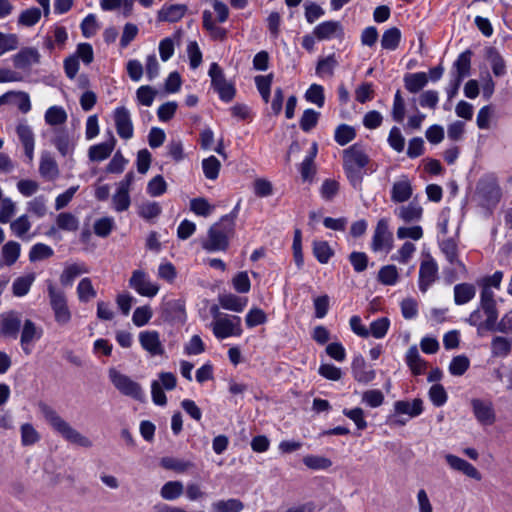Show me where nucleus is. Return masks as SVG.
<instances>
[{
  "instance_id": "f257e3e1",
  "label": "nucleus",
  "mask_w": 512,
  "mask_h": 512,
  "mask_svg": "<svg viewBox=\"0 0 512 512\" xmlns=\"http://www.w3.org/2000/svg\"><path fill=\"white\" fill-rule=\"evenodd\" d=\"M239 204L229 213L214 223L207 232V238L202 242V248L207 252H225L229 248L230 238L235 232V219L237 218Z\"/></svg>"
},
{
  "instance_id": "f03ea898",
  "label": "nucleus",
  "mask_w": 512,
  "mask_h": 512,
  "mask_svg": "<svg viewBox=\"0 0 512 512\" xmlns=\"http://www.w3.org/2000/svg\"><path fill=\"white\" fill-rule=\"evenodd\" d=\"M369 162V156L358 143L351 145L343 151V169L354 189H362L363 176L366 173L363 169Z\"/></svg>"
},
{
  "instance_id": "7ed1b4c3",
  "label": "nucleus",
  "mask_w": 512,
  "mask_h": 512,
  "mask_svg": "<svg viewBox=\"0 0 512 512\" xmlns=\"http://www.w3.org/2000/svg\"><path fill=\"white\" fill-rule=\"evenodd\" d=\"M38 408L46 422L66 441L85 448L92 446V442L89 438L74 429L51 406L45 402H39Z\"/></svg>"
},
{
  "instance_id": "20e7f679",
  "label": "nucleus",
  "mask_w": 512,
  "mask_h": 512,
  "mask_svg": "<svg viewBox=\"0 0 512 512\" xmlns=\"http://www.w3.org/2000/svg\"><path fill=\"white\" fill-rule=\"evenodd\" d=\"M47 292L56 323L60 326L67 325L72 319V313L65 292L57 288L51 280L47 281Z\"/></svg>"
},
{
  "instance_id": "39448f33",
  "label": "nucleus",
  "mask_w": 512,
  "mask_h": 512,
  "mask_svg": "<svg viewBox=\"0 0 512 512\" xmlns=\"http://www.w3.org/2000/svg\"><path fill=\"white\" fill-rule=\"evenodd\" d=\"M109 378L121 394L131 397L139 402L145 401V394L141 385L132 380L129 376L122 374L115 369H111L109 371Z\"/></svg>"
},
{
  "instance_id": "423d86ee",
  "label": "nucleus",
  "mask_w": 512,
  "mask_h": 512,
  "mask_svg": "<svg viewBox=\"0 0 512 512\" xmlns=\"http://www.w3.org/2000/svg\"><path fill=\"white\" fill-rule=\"evenodd\" d=\"M161 317L165 322L184 324L187 318L185 301L182 299L165 300L161 305Z\"/></svg>"
},
{
  "instance_id": "0eeeda50",
  "label": "nucleus",
  "mask_w": 512,
  "mask_h": 512,
  "mask_svg": "<svg viewBox=\"0 0 512 512\" xmlns=\"http://www.w3.org/2000/svg\"><path fill=\"white\" fill-rule=\"evenodd\" d=\"M213 333L218 339L242 334L241 318L239 316H226L213 323Z\"/></svg>"
},
{
  "instance_id": "6e6552de",
  "label": "nucleus",
  "mask_w": 512,
  "mask_h": 512,
  "mask_svg": "<svg viewBox=\"0 0 512 512\" xmlns=\"http://www.w3.org/2000/svg\"><path fill=\"white\" fill-rule=\"evenodd\" d=\"M129 287L139 295L152 298L158 291L159 286L150 281L147 273L143 270H134L129 279Z\"/></svg>"
},
{
  "instance_id": "1a4fd4ad",
  "label": "nucleus",
  "mask_w": 512,
  "mask_h": 512,
  "mask_svg": "<svg viewBox=\"0 0 512 512\" xmlns=\"http://www.w3.org/2000/svg\"><path fill=\"white\" fill-rule=\"evenodd\" d=\"M21 314L9 311L0 315V334L4 337L16 339L21 328Z\"/></svg>"
},
{
  "instance_id": "9d476101",
  "label": "nucleus",
  "mask_w": 512,
  "mask_h": 512,
  "mask_svg": "<svg viewBox=\"0 0 512 512\" xmlns=\"http://www.w3.org/2000/svg\"><path fill=\"white\" fill-rule=\"evenodd\" d=\"M471 406L476 420L484 426L492 425L496 420L495 411L491 401L472 399Z\"/></svg>"
},
{
  "instance_id": "9b49d317",
  "label": "nucleus",
  "mask_w": 512,
  "mask_h": 512,
  "mask_svg": "<svg viewBox=\"0 0 512 512\" xmlns=\"http://www.w3.org/2000/svg\"><path fill=\"white\" fill-rule=\"evenodd\" d=\"M480 305H481L482 310L484 311V313L487 316L485 322L483 324H480V326L484 327L488 331L498 330L503 333L507 332V330L509 329V327H507L505 324L507 315H505L502 318V320L498 323V325L496 326L497 319H498V310L496 307V301L480 303Z\"/></svg>"
},
{
  "instance_id": "f8f14e48",
  "label": "nucleus",
  "mask_w": 512,
  "mask_h": 512,
  "mask_svg": "<svg viewBox=\"0 0 512 512\" xmlns=\"http://www.w3.org/2000/svg\"><path fill=\"white\" fill-rule=\"evenodd\" d=\"M141 347L151 356H162L165 353L164 346L160 341V334L155 330H145L139 333Z\"/></svg>"
},
{
  "instance_id": "ddd939ff",
  "label": "nucleus",
  "mask_w": 512,
  "mask_h": 512,
  "mask_svg": "<svg viewBox=\"0 0 512 512\" xmlns=\"http://www.w3.org/2000/svg\"><path fill=\"white\" fill-rule=\"evenodd\" d=\"M115 127L120 138L128 140L133 137V124L129 110L124 107H117L114 111Z\"/></svg>"
},
{
  "instance_id": "4468645a",
  "label": "nucleus",
  "mask_w": 512,
  "mask_h": 512,
  "mask_svg": "<svg viewBox=\"0 0 512 512\" xmlns=\"http://www.w3.org/2000/svg\"><path fill=\"white\" fill-rule=\"evenodd\" d=\"M438 265L433 258L424 260L419 268V289L425 293L430 285L436 280Z\"/></svg>"
},
{
  "instance_id": "2eb2a0df",
  "label": "nucleus",
  "mask_w": 512,
  "mask_h": 512,
  "mask_svg": "<svg viewBox=\"0 0 512 512\" xmlns=\"http://www.w3.org/2000/svg\"><path fill=\"white\" fill-rule=\"evenodd\" d=\"M313 35L319 41L328 40L333 37L342 38L344 36V29L339 21H324L315 26Z\"/></svg>"
},
{
  "instance_id": "dca6fc26",
  "label": "nucleus",
  "mask_w": 512,
  "mask_h": 512,
  "mask_svg": "<svg viewBox=\"0 0 512 512\" xmlns=\"http://www.w3.org/2000/svg\"><path fill=\"white\" fill-rule=\"evenodd\" d=\"M108 140L105 142L93 145L88 150V157L91 161L100 162L105 159H107L111 153L113 152L115 145H116V139L113 135V132L111 130H108Z\"/></svg>"
},
{
  "instance_id": "f3484780",
  "label": "nucleus",
  "mask_w": 512,
  "mask_h": 512,
  "mask_svg": "<svg viewBox=\"0 0 512 512\" xmlns=\"http://www.w3.org/2000/svg\"><path fill=\"white\" fill-rule=\"evenodd\" d=\"M351 369L354 379L359 383L367 384L376 377L375 370L368 369L367 363L362 355L354 357Z\"/></svg>"
},
{
  "instance_id": "a211bd4d",
  "label": "nucleus",
  "mask_w": 512,
  "mask_h": 512,
  "mask_svg": "<svg viewBox=\"0 0 512 512\" xmlns=\"http://www.w3.org/2000/svg\"><path fill=\"white\" fill-rule=\"evenodd\" d=\"M445 460L453 470L460 471L466 476L477 481H480L482 479L481 473L466 460L453 454H447L445 456Z\"/></svg>"
},
{
  "instance_id": "6ab92c4d",
  "label": "nucleus",
  "mask_w": 512,
  "mask_h": 512,
  "mask_svg": "<svg viewBox=\"0 0 512 512\" xmlns=\"http://www.w3.org/2000/svg\"><path fill=\"white\" fill-rule=\"evenodd\" d=\"M188 10L185 4H164L158 11L157 19L161 22L174 23L181 20Z\"/></svg>"
},
{
  "instance_id": "aec40b11",
  "label": "nucleus",
  "mask_w": 512,
  "mask_h": 512,
  "mask_svg": "<svg viewBox=\"0 0 512 512\" xmlns=\"http://www.w3.org/2000/svg\"><path fill=\"white\" fill-rule=\"evenodd\" d=\"M40 54L36 48L26 47L13 57V64L18 69H26L33 63H38Z\"/></svg>"
},
{
  "instance_id": "412c9836",
  "label": "nucleus",
  "mask_w": 512,
  "mask_h": 512,
  "mask_svg": "<svg viewBox=\"0 0 512 512\" xmlns=\"http://www.w3.org/2000/svg\"><path fill=\"white\" fill-rule=\"evenodd\" d=\"M472 54L473 53L470 49L459 54L452 66V76L465 79L470 75Z\"/></svg>"
},
{
  "instance_id": "4be33fe9",
  "label": "nucleus",
  "mask_w": 512,
  "mask_h": 512,
  "mask_svg": "<svg viewBox=\"0 0 512 512\" xmlns=\"http://www.w3.org/2000/svg\"><path fill=\"white\" fill-rule=\"evenodd\" d=\"M428 81L429 78L425 72L406 73L403 77L405 89L413 94L420 92Z\"/></svg>"
},
{
  "instance_id": "5701e85b",
  "label": "nucleus",
  "mask_w": 512,
  "mask_h": 512,
  "mask_svg": "<svg viewBox=\"0 0 512 512\" xmlns=\"http://www.w3.org/2000/svg\"><path fill=\"white\" fill-rule=\"evenodd\" d=\"M88 272L89 269L85 263H72L66 265L60 275V283L64 287H69L73 284L75 278Z\"/></svg>"
},
{
  "instance_id": "b1692460",
  "label": "nucleus",
  "mask_w": 512,
  "mask_h": 512,
  "mask_svg": "<svg viewBox=\"0 0 512 512\" xmlns=\"http://www.w3.org/2000/svg\"><path fill=\"white\" fill-rule=\"evenodd\" d=\"M423 409V401L420 398H416L412 402L399 400L394 403V411L396 414H407L411 418L422 414Z\"/></svg>"
},
{
  "instance_id": "393cba45",
  "label": "nucleus",
  "mask_w": 512,
  "mask_h": 512,
  "mask_svg": "<svg viewBox=\"0 0 512 512\" xmlns=\"http://www.w3.org/2000/svg\"><path fill=\"white\" fill-rule=\"evenodd\" d=\"M16 132L24 147L25 156L31 161L34 153V133L32 129L26 124H19Z\"/></svg>"
},
{
  "instance_id": "a878e982",
  "label": "nucleus",
  "mask_w": 512,
  "mask_h": 512,
  "mask_svg": "<svg viewBox=\"0 0 512 512\" xmlns=\"http://www.w3.org/2000/svg\"><path fill=\"white\" fill-rule=\"evenodd\" d=\"M485 57L490 62L492 72L496 77L506 74V62L495 47H487Z\"/></svg>"
},
{
  "instance_id": "bb28decb",
  "label": "nucleus",
  "mask_w": 512,
  "mask_h": 512,
  "mask_svg": "<svg viewBox=\"0 0 512 512\" xmlns=\"http://www.w3.org/2000/svg\"><path fill=\"white\" fill-rule=\"evenodd\" d=\"M219 304L222 308L234 312H242L247 305L246 297H239L232 293L220 294L218 296Z\"/></svg>"
},
{
  "instance_id": "cd10ccee",
  "label": "nucleus",
  "mask_w": 512,
  "mask_h": 512,
  "mask_svg": "<svg viewBox=\"0 0 512 512\" xmlns=\"http://www.w3.org/2000/svg\"><path fill=\"white\" fill-rule=\"evenodd\" d=\"M412 186L410 181L405 178L393 184L391 189V200L394 203H402L410 199L412 196Z\"/></svg>"
},
{
  "instance_id": "c85d7f7f",
  "label": "nucleus",
  "mask_w": 512,
  "mask_h": 512,
  "mask_svg": "<svg viewBox=\"0 0 512 512\" xmlns=\"http://www.w3.org/2000/svg\"><path fill=\"white\" fill-rule=\"evenodd\" d=\"M41 337V333L37 331V327L35 323L27 319L24 322L22 333H21V346L25 354H30L31 350L28 348V345Z\"/></svg>"
},
{
  "instance_id": "c756f323",
  "label": "nucleus",
  "mask_w": 512,
  "mask_h": 512,
  "mask_svg": "<svg viewBox=\"0 0 512 512\" xmlns=\"http://www.w3.org/2000/svg\"><path fill=\"white\" fill-rule=\"evenodd\" d=\"M406 363L414 375H421L427 367V363L421 358L416 346H411L406 353Z\"/></svg>"
},
{
  "instance_id": "7c9ffc66",
  "label": "nucleus",
  "mask_w": 512,
  "mask_h": 512,
  "mask_svg": "<svg viewBox=\"0 0 512 512\" xmlns=\"http://www.w3.org/2000/svg\"><path fill=\"white\" fill-rule=\"evenodd\" d=\"M160 464L164 469L172 470L177 473H184L196 467L195 463L190 460L175 457H163Z\"/></svg>"
},
{
  "instance_id": "2f4dec72",
  "label": "nucleus",
  "mask_w": 512,
  "mask_h": 512,
  "mask_svg": "<svg viewBox=\"0 0 512 512\" xmlns=\"http://www.w3.org/2000/svg\"><path fill=\"white\" fill-rule=\"evenodd\" d=\"M476 294L473 284L460 283L454 286V301L457 305H463L471 301Z\"/></svg>"
},
{
  "instance_id": "473e14b6",
  "label": "nucleus",
  "mask_w": 512,
  "mask_h": 512,
  "mask_svg": "<svg viewBox=\"0 0 512 512\" xmlns=\"http://www.w3.org/2000/svg\"><path fill=\"white\" fill-rule=\"evenodd\" d=\"M402 34L399 28L391 27L384 31L381 37V47L384 50L394 51L399 47Z\"/></svg>"
},
{
  "instance_id": "72a5a7b5",
  "label": "nucleus",
  "mask_w": 512,
  "mask_h": 512,
  "mask_svg": "<svg viewBox=\"0 0 512 512\" xmlns=\"http://www.w3.org/2000/svg\"><path fill=\"white\" fill-rule=\"evenodd\" d=\"M36 278L35 273H29L17 277L12 284V293L16 297H23L28 294Z\"/></svg>"
},
{
  "instance_id": "f704fd0d",
  "label": "nucleus",
  "mask_w": 512,
  "mask_h": 512,
  "mask_svg": "<svg viewBox=\"0 0 512 512\" xmlns=\"http://www.w3.org/2000/svg\"><path fill=\"white\" fill-rule=\"evenodd\" d=\"M478 194L486 201H497L500 196L498 185L494 181L480 180L477 185Z\"/></svg>"
},
{
  "instance_id": "c9c22d12",
  "label": "nucleus",
  "mask_w": 512,
  "mask_h": 512,
  "mask_svg": "<svg viewBox=\"0 0 512 512\" xmlns=\"http://www.w3.org/2000/svg\"><path fill=\"white\" fill-rule=\"evenodd\" d=\"M422 213V207L416 202H410L407 206H402L399 209L400 218L407 223L420 220Z\"/></svg>"
},
{
  "instance_id": "e433bc0d",
  "label": "nucleus",
  "mask_w": 512,
  "mask_h": 512,
  "mask_svg": "<svg viewBox=\"0 0 512 512\" xmlns=\"http://www.w3.org/2000/svg\"><path fill=\"white\" fill-rule=\"evenodd\" d=\"M96 294L90 278L86 277L80 280L77 286V296L80 302L87 303L96 297Z\"/></svg>"
},
{
  "instance_id": "4c0bfd02",
  "label": "nucleus",
  "mask_w": 512,
  "mask_h": 512,
  "mask_svg": "<svg viewBox=\"0 0 512 512\" xmlns=\"http://www.w3.org/2000/svg\"><path fill=\"white\" fill-rule=\"evenodd\" d=\"M338 66V60L336 59L335 54H330L327 57L320 58L316 65V74L318 76L329 75L332 76L334 74V69Z\"/></svg>"
},
{
  "instance_id": "58836bf2",
  "label": "nucleus",
  "mask_w": 512,
  "mask_h": 512,
  "mask_svg": "<svg viewBox=\"0 0 512 512\" xmlns=\"http://www.w3.org/2000/svg\"><path fill=\"white\" fill-rule=\"evenodd\" d=\"M387 223L384 219L378 221L372 238V250L380 251L384 248L387 234Z\"/></svg>"
},
{
  "instance_id": "ea45409f",
  "label": "nucleus",
  "mask_w": 512,
  "mask_h": 512,
  "mask_svg": "<svg viewBox=\"0 0 512 512\" xmlns=\"http://www.w3.org/2000/svg\"><path fill=\"white\" fill-rule=\"evenodd\" d=\"M21 246L16 241H8L2 247V256L7 266L13 265L19 258Z\"/></svg>"
},
{
  "instance_id": "a19ab883",
  "label": "nucleus",
  "mask_w": 512,
  "mask_h": 512,
  "mask_svg": "<svg viewBox=\"0 0 512 512\" xmlns=\"http://www.w3.org/2000/svg\"><path fill=\"white\" fill-rule=\"evenodd\" d=\"M183 489L180 481H168L162 486L160 495L165 500H175L182 495Z\"/></svg>"
},
{
  "instance_id": "79ce46f5",
  "label": "nucleus",
  "mask_w": 512,
  "mask_h": 512,
  "mask_svg": "<svg viewBox=\"0 0 512 512\" xmlns=\"http://www.w3.org/2000/svg\"><path fill=\"white\" fill-rule=\"evenodd\" d=\"M214 512H241L244 504L239 499L219 500L212 504Z\"/></svg>"
},
{
  "instance_id": "37998d69",
  "label": "nucleus",
  "mask_w": 512,
  "mask_h": 512,
  "mask_svg": "<svg viewBox=\"0 0 512 512\" xmlns=\"http://www.w3.org/2000/svg\"><path fill=\"white\" fill-rule=\"evenodd\" d=\"M39 172L42 177L54 180L59 175L58 165L53 158L43 157L40 161Z\"/></svg>"
},
{
  "instance_id": "c03bdc74",
  "label": "nucleus",
  "mask_w": 512,
  "mask_h": 512,
  "mask_svg": "<svg viewBox=\"0 0 512 512\" xmlns=\"http://www.w3.org/2000/svg\"><path fill=\"white\" fill-rule=\"evenodd\" d=\"M54 146L57 148L62 156H67L73 150L70 143V137L66 130H59L52 141Z\"/></svg>"
},
{
  "instance_id": "a18cd8bd",
  "label": "nucleus",
  "mask_w": 512,
  "mask_h": 512,
  "mask_svg": "<svg viewBox=\"0 0 512 512\" xmlns=\"http://www.w3.org/2000/svg\"><path fill=\"white\" fill-rule=\"evenodd\" d=\"M255 85L259 91L263 101L268 103L270 100L271 84L273 82V74L258 75L255 77Z\"/></svg>"
},
{
  "instance_id": "49530a36",
  "label": "nucleus",
  "mask_w": 512,
  "mask_h": 512,
  "mask_svg": "<svg viewBox=\"0 0 512 512\" xmlns=\"http://www.w3.org/2000/svg\"><path fill=\"white\" fill-rule=\"evenodd\" d=\"M356 137V131L352 126L347 124H340L334 134V139L336 143L340 146H345Z\"/></svg>"
},
{
  "instance_id": "de8ad7c7",
  "label": "nucleus",
  "mask_w": 512,
  "mask_h": 512,
  "mask_svg": "<svg viewBox=\"0 0 512 512\" xmlns=\"http://www.w3.org/2000/svg\"><path fill=\"white\" fill-rule=\"evenodd\" d=\"M162 213L159 203L148 201L139 206L138 214L141 218L150 221L157 218Z\"/></svg>"
},
{
  "instance_id": "09e8293b",
  "label": "nucleus",
  "mask_w": 512,
  "mask_h": 512,
  "mask_svg": "<svg viewBox=\"0 0 512 512\" xmlns=\"http://www.w3.org/2000/svg\"><path fill=\"white\" fill-rule=\"evenodd\" d=\"M313 254L321 264H326L334 253L328 242L315 241L313 243Z\"/></svg>"
},
{
  "instance_id": "8fccbe9b",
  "label": "nucleus",
  "mask_w": 512,
  "mask_h": 512,
  "mask_svg": "<svg viewBox=\"0 0 512 512\" xmlns=\"http://www.w3.org/2000/svg\"><path fill=\"white\" fill-rule=\"evenodd\" d=\"M53 254L54 251L50 246L44 243H37L30 249L29 260L31 262L41 261L52 257Z\"/></svg>"
},
{
  "instance_id": "3c124183",
  "label": "nucleus",
  "mask_w": 512,
  "mask_h": 512,
  "mask_svg": "<svg viewBox=\"0 0 512 512\" xmlns=\"http://www.w3.org/2000/svg\"><path fill=\"white\" fill-rule=\"evenodd\" d=\"M306 467L312 470H326L332 466L329 458L318 455H307L303 458Z\"/></svg>"
},
{
  "instance_id": "603ef678",
  "label": "nucleus",
  "mask_w": 512,
  "mask_h": 512,
  "mask_svg": "<svg viewBox=\"0 0 512 512\" xmlns=\"http://www.w3.org/2000/svg\"><path fill=\"white\" fill-rule=\"evenodd\" d=\"M221 163L215 156H210L202 161V169L205 177L209 180L217 179Z\"/></svg>"
},
{
  "instance_id": "864d4df0",
  "label": "nucleus",
  "mask_w": 512,
  "mask_h": 512,
  "mask_svg": "<svg viewBox=\"0 0 512 512\" xmlns=\"http://www.w3.org/2000/svg\"><path fill=\"white\" fill-rule=\"evenodd\" d=\"M399 275L395 265L383 266L378 272V281L384 285H395Z\"/></svg>"
},
{
  "instance_id": "5fc2aeb1",
  "label": "nucleus",
  "mask_w": 512,
  "mask_h": 512,
  "mask_svg": "<svg viewBox=\"0 0 512 512\" xmlns=\"http://www.w3.org/2000/svg\"><path fill=\"white\" fill-rule=\"evenodd\" d=\"M41 18V10L37 7H31L21 12L18 18V24L26 27L34 26Z\"/></svg>"
},
{
  "instance_id": "6e6d98bb",
  "label": "nucleus",
  "mask_w": 512,
  "mask_h": 512,
  "mask_svg": "<svg viewBox=\"0 0 512 512\" xmlns=\"http://www.w3.org/2000/svg\"><path fill=\"white\" fill-rule=\"evenodd\" d=\"M390 327V320L387 317H381L371 322L369 335L376 339L384 338Z\"/></svg>"
},
{
  "instance_id": "4d7b16f0",
  "label": "nucleus",
  "mask_w": 512,
  "mask_h": 512,
  "mask_svg": "<svg viewBox=\"0 0 512 512\" xmlns=\"http://www.w3.org/2000/svg\"><path fill=\"white\" fill-rule=\"evenodd\" d=\"M56 223L59 229L65 231H76L79 228L78 219L69 212H62L58 214Z\"/></svg>"
},
{
  "instance_id": "13d9d810",
  "label": "nucleus",
  "mask_w": 512,
  "mask_h": 512,
  "mask_svg": "<svg viewBox=\"0 0 512 512\" xmlns=\"http://www.w3.org/2000/svg\"><path fill=\"white\" fill-rule=\"evenodd\" d=\"M153 316V311L149 305L137 307L132 315V321L135 326L142 327L149 323Z\"/></svg>"
},
{
  "instance_id": "bf43d9fd",
  "label": "nucleus",
  "mask_w": 512,
  "mask_h": 512,
  "mask_svg": "<svg viewBox=\"0 0 512 512\" xmlns=\"http://www.w3.org/2000/svg\"><path fill=\"white\" fill-rule=\"evenodd\" d=\"M21 443L23 446H31L40 440V434L30 423L21 425Z\"/></svg>"
},
{
  "instance_id": "052dcab7",
  "label": "nucleus",
  "mask_w": 512,
  "mask_h": 512,
  "mask_svg": "<svg viewBox=\"0 0 512 512\" xmlns=\"http://www.w3.org/2000/svg\"><path fill=\"white\" fill-rule=\"evenodd\" d=\"M67 120L65 110L60 106H52L45 113V121L49 125H60Z\"/></svg>"
},
{
  "instance_id": "680f3d73",
  "label": "nucleus",
  "mask_w": 512,
  "mask_h": 512,
  "mask_svg": "<svg viewBox=\"0 0 512 512\" xmlns=\"http://www.w3.org/2000/svg\"><path fill=\"white\" fill-rule=\"evenodd\" d=\"M305 98L318 107H323L325 103L324 88L319 84H312L305 93Z\"/></svg>"
},
{
  "instance_id": "e2e57ef3",
  "label": "nucleus",
  "mask_w": 512,
  "mask_h": 512,
  "mask_svg": "<svg viewBox=\"0 0 512 512\" xmlns=\"http://www.w3.org/2000/svg\"><path fill=\"white\" fill-rule=\"evenodd\" d=\"M167 190V183L162 175H156L147 184V193L152 197L163 195Z\"/></svg>"
},
{
  "instance_id": "0e129e2a",
  "label": "nucleus",
  "mask_w": 512,
  "mask_h": 512,
  "mask_svg": "<svg viewBox=\"0 0 512 512\" xmlns=\"http://www.w3.org/2000/svg\"><path fill=\"white\" fill-rule=\"evenodd\" d=\"M31 223L27 215H21L10 223V229L15 236L24 239L25 234L30 230Z\"/></svg>"
},
{
  "instance_id": "69168bd1",
  "label": "nucleus",
  "mask_w": 512,
  "mask_h": 512,
  "mask_svg": "<svg viewBox=\"0 0 512 512\" xmlns=\"http://www.w3.org/2000/svg\"><path fill=\"white\" fill-rule=\"evenodd\" d=\"M213 209L214 207L205 198L198 197L190 201V210L196 215L207 217Z\"/></svg>"
},
{
  "instance_id": "338daca9",
  "label": "nucleus",
  "mask_w": 512,
  "mask_h": 512,
  "mask_svg": "<svg viewBox=\"0 0 512 512\" xmlns=\"http://www.w3.org/2000/svg\"><path fill=\"white\" fill-rule=\"evenodd\" d=\"M320 113L313 109H306L300 119L299 125L304 132L311 131L318 123Z\"/></svg>"
},
{
  "instance_id": "774afa93",
  "label": "nucleus",
  "mask_w": 512,
  "mask_h": 512,
  "mask_svg": "<svg viewBox=\"0 0 512 512\" xmlns=\"http://www.w3.org/2000/svg\"><path fill=\"white\" fill-rule=\"evenodd\" d=\"M470 361L465 355L455 356L450 365L449 372L453 376H462L469 368Z\"/></svg>"
}]
</instances>
